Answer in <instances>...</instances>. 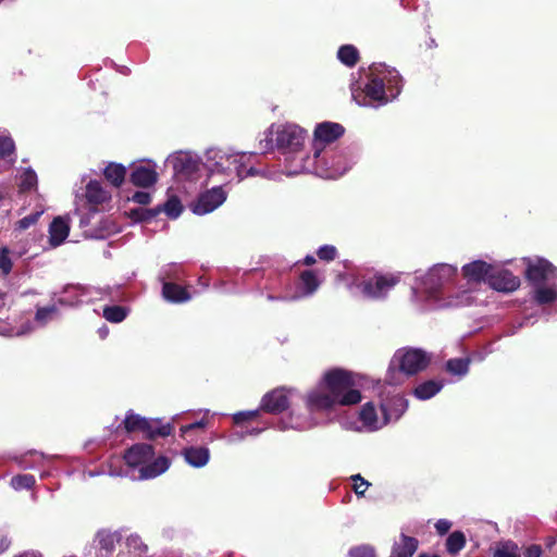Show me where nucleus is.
Returning a JSON list of instances; mask_svg holds the SVG:
<instances>
[{
  "label": "nucleus",
  "mask_w": 557,
  "mask_h": 557,
  "mask_svg": "<svg viewBox=\"0 0 557 557\" xmlns=\"http://www.w3.org/2000/svg\"><path fill=\"white\" fill-rule=\"evenodd\" d=\"M345 133V127L335 122H322L319 123L313 132L315 146L329 145L341 138Z\"/></svg>",
  "instance_id": "14"
},
{
  "label": "nucleus",
  "mask_w": 557,
  "mask_h": 557,
  "mask_svg": "<svg viewBox=\"0 0 557 557\" xmlns=\"http://www.w3.org/2000/svg\"><path fill=\"white\" fill-rule=\"evenodd\" d=\"M161 212H165L170 219H176L183 211L180 199L175 196L170 197L163 205L158 206Z\"/></svg>",
  "instance_id": "33"
},
{
  "label": "nucleus",
  "mask_w": 557,
  "mask_h": 557,
  "mask_svg": "<svg viewBox=\"0 0 557 557\" xmlns=\"http://www.w3.org/2000/svg\"><path fill=\"white\" fill-rule=\"evenodd\" d=\"M106 180L114 187H120L126 176V168L121 163L111 162L103 170Z\"/></svg>",
  "instance_id": "24"
},
{
  "label": "nucleus",
  "mask_w": 557,
  "mask_h": 557,
  "mask_svg": "<svg viewBox=\"0 0 557 557\" xmlns=\"http://www.w3.org/2000/svg\"><path fill=\"white\" fill-rule=\"evenodd\" d=\"M320 153H321V149L315 148V151H314L313 157H314L315 159H318V158H319V156H320Z\"/></svg>",
  "instance_id": "54"
},
{
  "label": "nucleus",
  "mask_w": 557,
  "mask_h": 557,
  "mask_svg": "<svg viewBox=\"0 0 557 557\" xmlns=\"http://www.w3.org/2000/svg\"><path fill=\"white\" fill-rule=\"evenodd\" d=\"M3 0H0V3L2 2Z\"/></svg>",
  "instance_id": "56"
},
{
  "label": "nucleus",
  "mask_w": 557,
  "mask_h": 557,
  "mask_svg": "<svg viewBox=\"0 0 557 557\" xmlns=\"http://www.w3.org/2000/svg\"><path fill=\"white\" fill-rule=\"evenodd\" d=\"M15 145L11 137H0V158L4 159L13 154Z\"/></svg>",
  "instance_id": "41"
},
{
  "label": "nucleus",
  "mask_w": 557,
  "mask_h": 557,
  "mask_svg": "<svg viewBox=\"0 0 557 557\" xmlns=\"http://www.w3.org/2000/svg\"><path fill=\"white\" fill-rule=\"evenodd\" d=\"M352 98L358 104H367L364 99L385 103L387 98L385 94L384 79L373 75L360 92L352 91Z\"/></svg>",
  "instance_id": "11"
},
{
  "label": "nucleus",
  "mask_w": 557,
  "mask_h": 557,
  "mask_svg": "<svg viewBox=\"0 0 557 557\" xmlns=\"http://www.w3.org/2000/svg\"><path fill=\"white\" fill-rule=\"evenodd\" d=\"M289 405L290 401L287 391L283 387L274 388L262 397L258 409L239 411L233 414V422L237 426H246V423L257 421L261 412L280 414L287 410Z\"/></svg>",
  "instance_id": "6"
},
{
  "label": "nucleus",
  "mask_w": 557,
  "mask_h": 557,
  "mask_svg": "<svg viewBox=\"0 0 557 557\" xmlns=\"http://www.w3.org/2000/svg\"><path fill=\"white\" fill-rule=\"evenodd\" d=\"M430 357L419 348L399 349L393 357L389 370L397 367L406 375H414L428 368Z\"/></svg>",
  "instance_id": "8"
},
{
  "label": "nucleus",
  "mask_w": 557,
  "mask_h": 557,
  "mask_svg": "<svg viewBox=\"0 0 557 557\" xmlns=\"http://www.w3.org/2000/svg\"><path fill=\"white\" fill-rule=\"evenodd\" d=\"M349 557H374V548L370 545H359L349 549Z\"/></svg>",
  "instance_id": "43"
},
{
  "label": "nucleus",
  "mask_w": 557,
  "mask_h": 557,
  "mask_svg": "<svg viewBox=\"0 0 557 557\" xmlns=\"http://www.w3.org/2000/svg\"><path fill=\"white\" fill-rule=\"evenodd\" d=\"M10 540L7 535H0V554L4 553L10 546Z\"/></svg>",
  "instance_id": "50"
},
{
  "label": "nucleus",
  "mask_w": 557,
  "mask_h": 557,
  "mask_svg": "<svg viewBox=\"0 0 557 557\" xmlns=\"http://www.w3.org/2000/svg\"><path fill=\"white\" fill-rule=\"evenodd\" d=\"M10 250L8 247H1L0 249V269L3 275H8L13 267L10 258Z\"/></svg>",
  "instance_id": "40"
},
{
  "label": "nucleus",
  "mask_w": 557,
  "mask_h": 557,
  "mask_svg": "<svg viewBox=\"0 0 557 557\" xmlns=\"http://www.w3.org/2000/svg\"><path fill=\"white\" fill-rule=\"evenodd\" d=\"M57 312V307L54 305L47 306V307H39L37 308L35 318L37 321H45L48 319V317L52 313Z\"/></svg>",
  "instance_id": "46"
},
{
  "label": "nucleus",
  "mask_w": 557,
  "mask_h": 557,
  "mask_svg": "<svg viewBox=\"0 0 557 557\" xmlns=\"http://www.w3.org/2000/svg\"><path fill=\"white\" fill-rule=\"evenodd\" d=\"M127 317V309L122 306H107L103 309V318L111 323H120Z\"/></svg>",
  "instance_id": "34"
},
{
  "label": "nucleus",
  "mask_w": 557,
  "mask_h": 557,
  "mask_svg": "<svg viewBox=\"0 0 557 557\" xmlns=\"http://www.w3.org/2000/svg\"><path fill=\"white\" fill-rule=\"evenodd\" d=\"M470 358H453L446 362V371L453 375H465L469 371Z\"/></svg>",
  "instance_id": "30"
},
{
  "label": "nucleus",
  "mask_w": 557,
  "mask_h": 557,
  "mask_svg": "<svg viewBox=\"0 0 557 557\" xmlns=\"http://www.w3.org/2000/svg\"><path fill=\"white\" fill-rule=\"evenodd\" d=\"M174 174L181 178L191 180L199 171V162L188 153H180L173 160Z\"/></svg>",
  "instance_id": "15"
},
{
  "label": "nucleus",
  "mask_w": 557,
  "mask_h": 557,
  "mask_svg": "<svg viewBox=\"0 0 557 557\" xmlns=\"http://www.w3.org/2000/svg\"><path fill=\"white\" fill-rule=\"evenodd\" d=\"M37 186V174L34 170L27 169L21 175V182L18 185L21 193H29Z\"/></svg>",
  "instance_id": "36"
},
{
  "label": "nucleus",
  "mask_w": 557,
  "mask_h": 557,
  "mask_svg": "<svg viewBox=\"0 0 557 557\" xmlns=\"http://www.w3.org/2000/svg\"><path fill=\"white\" fill-rule=\"evenodd\" d=\"M162 296L165 300L174 304H182L190 299V294L186 287L172 282L163 283Z\"/></svg>",
  "instance_id": "20"
},
{
  "label": "nucleus",
  "mask_w": 557,
  "mask_h": 557,
  "mask_svg": "<svg viewBox=\"0 0 557 557\" xmlns=\"http://www.w3.org/2000/svg\"><path fill=\"white\" fill-rule=\"evenodd\" d=\"M398 282L399 277L393 274H377L363 283L362 292L371 298H380L385 296V294L398 284Z\"/></svg>",
  "instance_id": "12"
},
{
  "label": "nucleus",
  "mask_w": 557,
  "mask_h": 557,
  "mask_svg": "<svg viewBox=\"0 0 557 557\" xmlns=\"http://www.w3.org/2000/svg\"><path fill=\"white\" fill-rule=\"evenodd\" d=\"M85 196H86L88 203L94 205V206L102 205L103 202L108 201L111 198V195L109 194V191L103 189L100 182H98L96 180H91L86 185V195Z\"/></svg>",
  "instance_id": "22"
},
{
  "label": "nucleus",
  "mask_w": 557,
  "mask_h": 557,
  "mask_svg": "<svg viewBox=\"0 0 557 557\" xmlns=\"http://www.w3.org/2000/svg\"><path fill=\"white\" fill-rule=\"evenodd\" d=\"M338 60L348 67L355 66L359 61V51L352 45H344L337 51Z\"/></svg>",
  "instance_id": "28"
},
{
  "label": "nucleus",
  "mask_w": 557,
  "mask_h": 557,
  "mask_svg": "<svg viewBox=\"0 0 557 557\" xmlns=\"http://www.w3.org/2000/svg\"><path fill=\"white\" fill-rule=\"evenodd\" d=\"M317 256L320 260L330 262L337 257V249L333 245H323L318 249Z\"/></svg>",
  "instance_id": "39"
},
{
  "label": "nucleus",
  "mask_w": 557,
  "mask_h": 557,
  "mask_svg": "<svg viewBox=\"0 0 557 557\" xmlns=\"http://www.w3.org/2000/svg\"><path fill=\"white\" fill-rule=\"evenodd\" d=\"M493 557H521V553L515 542L505 541L496 544Z\"/></svg>",
  "instance_id": "29"
},
{
  "label": "nucleus",
  "mask_w": 557,
  "mask_h": 557,
  "mask_svg": "<svg viewBox=\"0 0 557 557\" xmlns=\"http://www.w3.org/2000/svg\"><path fill=\"white\" fill-rule=\"evenodd\" d=\"M128 541H129V542H134V543H136L137 541H139V537H138V536H131V537L128 539Z\"/></svg>",
  "instance_id": "55"
},
{
  "label": "nucleus",
  "mask_w": 557,
  "mask_h": 557,
  "mask_svg": "<svg viewBox=\"0 0 557 557\" xmlns=\"http://www.w3.org/2000/svg\"><path fill=\"white\" fill-rule=\"evenodd\" d=\"M525 264L524 276L533 286H540L549 281L557 280V268L545 258H523Z\"/></svg>",
  "instance_id": "9"
},
{
  "label": "nucleus",
  "mask_w": 557,
  "mask_h": 557,
  "mask_svg": "<svg viewBox=\"0 0 557 557\" xmlns=\"http://www.w3.org/2000/svg\"><path fill=\"white\" fill-rule=\"evenodd\" d=\"M226 200V193L222 184L199 195L198 199L191 203V210L196 214H206L215 210Z\"/></svg>",
  "instance_id": "10"
},
{
  "label": "nucleus",
  "mask_w": 557,
  "mask_h": 557,
  "mask_svg": "<svg viewBox=\"0 0 557 557\" xmlns=\"http://www.w3.org/2000/svg\"><path fill=\"white\" fill-rule=\"evenodd\" d=\"M455 269L447 264H440L435 268H433L430 272V277L433 280L434 277H438V280L442 278H449L454 273Z\"/></svg>",
  "instance_id": "38"
},
{
  "label": "nucleus",
  "mask_w": 557,
  "mask_h": 557,
  "mask_svg": "<svg viewBox=\"0 0 557 557\" xmlns=\"http://www.w3.org/2000/svg\"><path fill=\"white\" fill-rule=\"evenodd\" d=\"M419 557H440L436 554H421Z\"/></svg>",
  "instance_id": "53"
},
{
  "label": "nucleus",
  "mask_w": 557,
  "mask_h": 557,
  "mask_svg": "<svg viewBox=\"0 0 557 557\" xmlns=\"http://www.w3.org/2000/svg\"><path fill=\"white\" fill-rule=\"evenodd\" d=\"M359 417L363 425L370 430H377L383 425L379 423L376 410L372 403H367L362 406Z\"/></svg>",
  "instance_id": "27"
},
{
  "label": "nucleus",
  "mask_w": 557,
  "mask_h": 557,
  "mask_svg": "<svg viewBox=\"0 0 557 557\" xmlns=\"http://www.w3.org/2000/svg\"><path fill=\"white\" fill-rule=\"evenodd\" d=\"M408 401L403 396H394L381 404L383 414L382 424H387L392 420H398L407 410Z\"/></svg>",
  "instance_id": "17"
},
{
  "label": "nucleus",
  "mask_w": 557,
  "mask_h": 557,
  "mask_svg": "<svg viewBox=\"0 0 557 557\" xmlns=\"http://www.w3.org/2000/svg\"><path fill=\"white\" fill-rule=\"evenodd\" d=\"M418 540L401 533L398 542L393 545L391 557H412L418 548Z\"/></svg>",
  "instance_id": "21"
},
{
  "label": "nucleus",
  "mask_w": 557,
  "mask_h": 557,
  "mask_svg": "<svg viewBox=\"0 0 557 557\" xmlns=\"http://www.w3.org/2000/svg\"><path fill=\"white\" fill-rule=\"evenodd\" d=\"M443 387L442 381L428 380L420 383L413 389V395L421 400H426L435 396Z\"/></svg>",
  "instance_id": "23"
},
{
  "label": "nucleus",
  "mask_w": 557,
  "mask_h": 557,
  "mask_svg": "<svg viewBox=\"0 0 557 557\" xmlns=\"http://www.w3.org/2000/svg\"><path fill=\"white\" fill-rule=\"evenodd\" d=\"M307 138V132L296 124L280 125L275 132V144L283 154L300 153V161H304V145Z\"/></svg>",
  "instance_id": "7"
},
{
  "label": "nucleus",
  "mask_w": 557,
  "mask_h": 557,
  "mask_svg": "<svg viewBox=\"0 0 557 557\" xmlns=\"http://www.w3.org/2000/svg\"><path fill=\"white\" fill-rule=\"evenodd\" d=\"M465 534L460 531H455L446 540V549L449 554L454 555L459 553L465 547Z\"/></svg>",
  "instance_id": "35"
},
{
  "label": "nucleus",
  "mask_w": 557,
  "mask_h": 557,
  "mask_svg": "<svg viewBox=\"0 0 557 557\" xmlns=\"http://www.w3.org/2000/svg\"><path fill=\"white\" fill-rule=\"evenodd\" d=\"M40 215L41 212H34L28 214L27 216H24L23 219L16 222V228L20 231H25L29 228L32 225L37 223Z\"/></svg>",
  "instance_id": "44"
},
{
  "label": "nucleus",
  "mask_w": 557,
  "mask_h": 557,
  "mask_svg": "<svg viewBox=\"0 0 557 557\" xmlns=\"http://www.w3.org/2000/svg\"><path fill=\"white\" fill-rule=\"evenodd\" d=\"M534 300L539 305L552 304L557 299V289L554 287H544V285L535 286Z\"/></svg>",
  "instance_id": "32"
},
{
  "label": "nucleus",
  "mask_w": 557,
  "mask_h": 557,
  "mask_svg": "<svg viewBox=\"0 0 557 557\" xmlns=\"http://www.w3.org/2000/svg\"><path fill=\"white\" fill-rule=\"evenodd\" d=\"M120 540L121 534L117 531L100 530L96 534L98 546L106 553H112Z\"/></svg>",
  "instance_id": "25"
},
{
  "label": "nucleus",
  "mask_w": 557,
  "mask_h": 557,
  "mask_svg": "<svg viewBox=\"0 0 557 557\" xmlns=\"http://www.w3.org/2000/svg\"><path fill=\"white\" fill-rule=\"evenodd\" d=\"M211 419L206 413L199 421L180 428V437L185 442L181 453H210V444L222 441L209 430Z\"/></svg>",
  "instance_id": "5"
},
{
  "label": "nucleus",
  "mask_w": 557,
  "mask_h": 557,
  "mask_svg": "<svg viewBox=\"0 0 557 557\" xmlns=\"http://www.w3.org/2000/svg\"><path fill=\"white\" fill-rule=\"evenodd\" d=\"M300 288L302 295L309 296L315 293L320 286V281L313 270H305L299 274Z\"/></svg>",
  "instance_id": "26"
},
{
  "label": "nucleus",
  "mask_w": 557,
  "mask_h": 557,
  "mask_svg": "<svg viewBox=\"0 0 557 557\" xmlns=\"http://www.w3.org/2000/svg\"><path fill=\"white\" fill-rule=\"evenodd\" d=\"M426 48L432 49L435 48L437 45L435 42V39L429 38V40L425 42Z\"/></svg>",
  "instance_id": "52"
},
{
  "label": "nucleus",
  "mask_w": 557,
  "mask_h": 557,
  "mask_svg": "<svg viewBox=\"0 0 557 557\" xmlns=\"http://www.w3.org/2000/svg\"><path fill=\"white\" fill-rule=\"evenodd\" d=\"M315 262H317L315 258L313 256H311V255L306 256L304 261H302V263L305 265H313Z\"/></svg>",
  "instance_id": "51"
},
{
  "label": "nucleus",
  "mask_w": 557,
  "mask_h": 557,
  "mask_svg": "<svg viewBox=\"0 0 557 557\" xmlns=\"http://www.w3.org/2000/svg\"><path fill=\"white\" fill-rule=\"evenodd\" d=\"M493 265L483 261L475 260L470 263H467L462 267V275L468 282L480 283L486 281L488 283V277L492 273Z\"/></svg>",
  "instance_id": "16"
},
{
  "label": "nucleus",
  "mask_w": 557,
  "mask_h": 557,
  "mask_svg": "<svg viewBox=\"0 0 557 557\" xmlns=\"http://www.w3.org/2000/svg\"><path fill=\"white\" fill-rule=\"evenodd\" d=\"M450 528H451V523H450V521H448L446 519H440L435 523V529L438 532V534H441V535L446 534Z\"/></svg>",
  "instance_id": "48"
},
{
  "label": "nucleus",
  "mask_w": 557,
  "mask_h": 557,
  "mask_svg": "<svg viewBox=\"0 0 557 557\" xmlns=\"http://www.w3.org/2000/svg\"><path fill=\"white\" fill-rule=\"evenodd\" d=\"M160 214L158 206L156 208H134L129 211L128 216L135 222H151Z\"/></svg>",
  "instance_id": "31"
},
{
  "label": "nucleus",
  "mask_w": 557,
  "mask_h": 557,
  "mask_svg": "<svg viewBox=\"0 0 557 557\" xmlns=\"http://www.w3.org/2000/svg\"><path fill=\"white\" fill-rule=\"evenodd\" d=\"M70 225L62 216H57L49 225V243L52 247H58L67 238Z\"/></svg>",
  "instance_id": "19"
},
{
  "label": "nucleus",
  "mask_w": 557,
  "mask_h": 557,
  "mask_svg": "<svg viewBox=\"0 0 557 557\" xmlns=\"http://www.w3.org/2000/svg\"><path fill=\"white\" fill-rule=\"evenodd\" d=\"M248 158L245 153H228L221 149H211L207 152L208 177L220 175L222 176L221 184L224 185L234 177L240 182L248 176H255L259 171L255 166L247 168L245 160Z\"/></svg>",
  "instance_id": "4"
},
{
  "label": "nucleus",
  "mask_w": 557,
  "mask_h": 557,
  "mask_svg": "<svg viewBox=\"0 0 557 557\" xmlns=\"http://www.w3.org/2000/svg\"><path fill=\"white\" fill-rule=\"evenodd\" d=\"M351 479L355 481L354 491L357 496H363L369 487V482L366 481L360 474L352 475Z\"/></svg>",
  "instance_id": "45"
},
{
  "label": "nucleus",
  "mask_w": 557,
  "mask_h": 557,
  "mask_svg": "<svg viewBox=\"0 0 557 557\" xmlns=\"http://www.w3.org/2000/svg\"><path fill=\"white\" fill-rule=\"evenodd\" d=\"M158 180V173L146 165L135 166L129 174V182L143 188H148L156 184Z\"/></svg>",
  "instance_id": "18"
},
{
  "label": "nucleus",
  "mask_w": 557,
  "mask_h": 557,
  "mask_svg": "<svg viewBox=\"0 0 557 557\" xmlns=\"http://www.w3.org/2000/svg\"><path fill=\"white\" fill-rule=\"evenodd\" d=\"M184 461L191 467L201 468L209 462L210 455H182Z\"/></svg>",
  "instance_id": "42"
},
{
  "label": "nucleus",
  "mask_w": 557,
  "mask_h": 557,
  "mask_svg": "<svg viewBox=\"0 0 557 557\" xmlns=\"http://www.w3.org/2000/svg\"><path fill=\"white\" fill-rule=\"evenodd\" d=\"M132 200L136 203H139V205H148L150 203L151 201V196L149 193L147 191H136L133 197H132Z\"/></svg>",
  "instance_id": "47"
},
{
  "label": "nucleus",
  "mask_w": 557,
  "mask_h": 557,
  "mask_svg": "<svg viewBox=\"0 0 557 557\" xmlns=\"http://www.w3.org/2000/svg\"><path fill=\"white\" fill-rule=\"evenodd\" d=\"M109 455L107 468L99 471L88 470V476L109 474L127 476L133 481L153 479L170 467V460L164 455Z\"/></svg>",
  "instance_id": "2"
},
{
  "label": "nucleus",
  "mask_w": 557,
  "mask_h": 557,
  "mask_svg": "<svg viewBox=\"0 0 557 557\" xmlns=\"http://www.w3.org/2000/svg\"><path fill=\"white\" fill-rule=\"evenodd\" d=\"M520 283V278L506 269L497 271L493 269L488 277V285L493 289L503 293L515 292L516 289L519 288Z\"/></svg>",
  "instance_id": "13"
},
{
  "label": "nucleus",
  "mask_w": 557,
  "mask_h": 557,
  "mask_svg": "<svg viewBox=\"0 0 557 557\" xmlns=\"http://www.w3.org/2000/svg\"><path fill=\"white\" fill-rule=\"evenodd\" d=\"M350 371L334 368L326 371L318 388L308 393L306 405L309 411H329L337 406H351L361 401L360 391L354 388Z\"/></svg>",
  "instance_id": "1"
},
{
  "label": "nucleus",
  "mask_w": 557,
  "mask_h": 557,
  "mask_svg": "<svg viewBox=\"0 0 557 557\" xmlns=\"http://www.w3.org/2000/svg\"><path fill=\"white\" fill-rule=\"evenodd\" d=\"M35 482V478L32 474H18L11 479L10 484L15 491H22L32 488Z\"/></svg>",
  "instance_id": "37"
},
{
  "label": "nucleus",
  "mask_w": 557,
  "mask_h": 557,
  "mask_svg": "<svg viewBox=\"0 0 557 557\" xmlns=\"http://www.w3.org/2000/svg\"><path fill=\"white\" fill-rule=\"evenodd\" d=\"M122 432L127 435L139 433L146 441L132 445L124 453H154L152 443H157L160 438L174 437L175 426L161 418H147L128 409L123 421L115 429L116 434Z\"/></svg>",
  "instance_id": "3"
},
{
  "label": "nucleus",
  "mask_w": 557,
  "mask_h": 557,
  "mask_svg": "<svg viewBox=\"0 0 557 557\" xmlns=\"http://www.w3.org/2000/svg\"><path fill=\"white\" fill-rule=\"evenodd\" d=\"M542 548L539 545H530L525 548L524 557H541Z\"/></svg>",
  "instance_id": "49"
}]
</instances>
